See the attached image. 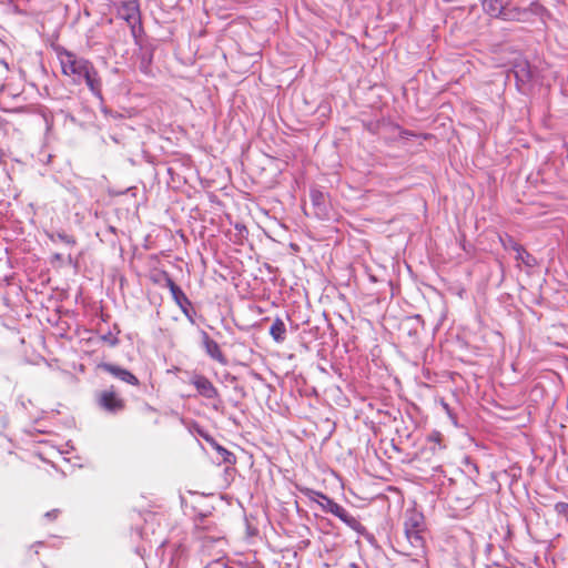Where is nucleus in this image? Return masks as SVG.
<instances>
[{
    "instance_id": "f257e3e1",
    "label": "nucleus",
    "mask_w": 568,
    "mask_h": 568,
    "mask_svg": "<svg viewBox=\"0 0 568 568\" xmlns=\"http://www.w3.org/2000/svg\"><path fill=\"white\" fill-rule=\"evenodd\" d=\"M54 52L63 75L71 78L73 84L81 85L84 83L94 98L99 99L100 102L104 101L102 79L90 60L79 57L61 45L54 47Z\"/></svg>"
},
{
    "instance_id": "f03ea898",
    "label": "nucleus",
    "mask_w": 568,
    "mask_h": 568,
    "mask_svg": "<svg viewBox=\"0 0 568 568\" xmlns=\"http://www.w3.org/2000/svg\"><path fill=\"white\" fill-rule=\"evenodd\" d=\"M195 511L193 518V537L201 544L203 551H210L212 548L219 547L224 544V530L210 517V511H196L195 506H192Z\"/></svg>"
},
{
    "instance_id": "7ed1b4c3",
    "label": "nucleus",
    "mask_w": 568,
    "mask_h": 568,
    "mask_svg": "<svg viewBox=\"0 0 568 568\" xmlns=\"http://www.w3.org/2000/svg\"><path fill=\"white\" fill-rule=\"evenodd\" d=\"M116 14L124 20L130 28L131 36L136 45H141L144 34L139 0H124L115 3Z\"/></svg>"
},
{
    "instance_id": "20e7f679",
    "label": "nucleus",
    "mask_w": 568,
    "mask_h": 568,
    "mask_svg": "<svg viewBox=\"0 0 568 568\" xmlns=\"http://www.w3.org/2000/svg\"><path fill=\"white\" fill-rule=\"evenodd\" d=\"M321 509L326 513L337 517L341 521H343L347 527L352 530L356 531L359 536L367 537L369 540L374 539V537L367 531L366 527L361 524V521L351 515L342 505L337 504L331 497L324 498V503Z\"/></svg>"
},
{
    "instance_id": "39448f33",
    "label": "nucleus",
    "mask_w": 568,
    "mask_h": 568,
    "mask_svg": "<svg viewBox=\"0 0 568 568\" xmlns=\"http://www.w3.org/2000/svg\"><path fill=\"white\" fill-rule=\"evenodd\" d=\"M424 530L404 528L405 541L397 540L400 549L397 551L405 556H420L425 552Z\"/></svg>"
},
{
    "instance_id": "423d86ee",
    "label": "nucleus",
    "mask_w": 568,
    "mask_h": 568,
    "mask_svg": "<svg viewBox=\"0 0 568 568\" xmlns=\"http://www.w3.org/2000/svg\"><path fill=\"white\" fill-rule=\"evenodd\" d=\"M22 102L21 91L13 89L10 84L0 85V110L17 112L22 108Z\"/></svg>"
},
{
    "instance_id": "0eeeda50",
    "label": "nucleus",
    "mask_w": 568,
    "mask_h": 568,
    "mask_svg": "<svg viewBox=\"0 0 568 568\" xmlns=\"http://www.w3.org/2000/svg\"><path fill=\"white\" fill-rule=\"evenodd\" d=\"M98 406L106 413L118 414L125 407V402L111 387L97 394Z\"/></svg>"
},
{
    "instance_id": "6e6552de",
    "label": "nucleus",
    "mask_w": 568,
    "mask_h": 568,
    "mask_svg": "<svg viewBox=\"0 0 568 568\" xmlns=\"http://www.w3.org/2000/svg\"><path fill=\"white\" fill-rule=\"evenodd\" d=\"M99 367L126 384L139 385V379L126 368L111 363H102Z\"/></svg>"
},
{
    "instance_id": "1a4fd4ad",
    "label": "nucleus",
    "mask_w": 568,
    "mask_h": 568,
    "mask_svg": "<svg viewBox=\"0 0 568 568\" xmlns=\"http://www.w3.org/2000/svg\"><path fill=\"white\" fill-rule=\"evenodd\" d=\"M513 72L517 84H526L534 78V71L530 63L523 58L516 59L513 64Z\"/></svg>"
},
{
    "instance_id": "9d476101",
    "label": "nucleus",
    "mask_w": 568,
    "mask_h": 568,
    "mask_svg": "<svg viewBox=\"0 0 568 568\" xmlns=\"http://www.w3.org/2000/svg\"><path fill=\"white\" fill-rule=\"evenodd\" d=\"M197 433L211 445L213 449H215L220 463L229 465H234L236 463V457L232 452L220 445L213 437L205 434L202 429H199Z\"/></svg>"
},
{
    "instance_id": "9b49d317",
    "label": "nucleus",
    "mask_w": 568,
    "mask_h": 568,
    "mask_svg": "<svg viewBox=\"0 0 568 568\" xmlns=\"http://www.w3.org/2000/svg\"><path fill=\"white\" fill-rule=\"evenodd\" d=\"M202 344L205 353L214 361L225 365L227 363L225 355L220 348V345L212 339L205 331H201Z\"/></svg>"
},
{
    "instance_id": "f8f14e48",
    "label": "nucleus",
    "mask_w": 568,
    "mask_h": 568,
    "mask_svg": "<svg viewBox=\"0 0 568 568\" xmlns=\"http://www.w3.org/2000/svg\"><path fill=\"white\" fill-rule=\"evenodd\" d=\"M192 384L199 392V394L207 399L219 397V392L213 383L203 375H195L192 379Z\"/></svg>"
},
{
    "instance_id": "ddd939ff",
    "label": "nucleus",
    "mask_w": 568,
    "mask_h": 568,
    "mask_svg": "<svg viewBox=\"0 0 568 568\" xmlns=\"http://www.w3.org/2000/svg\"><path fill=\"white\" fill-rule=\"evenodd\" d=\"M498 19L504 21L527 22V11L524 10V8L511 6L509 2H507L504 3L501 13Z\"/></svg>"
},
{
    "instance_id": "4468645a",
    "label": "nucleus",
    "mask_w": 568,
    "mask_h": 568,
    "mask_svg": "<svg viewBox=\"0 0 568 568\" xmlns=\"http://www.w3.org/2000/svg\"><path fill=\"white\" fill-rule=\"evenodd\" d=\"M173 301L179 306V308L184 314V316L187 318V321L192 325H195V323H196L195 318L197 316V313L193 306V303L190 301V298L186 296V294L184 292H181L173 298Z\"/></svg>"
},
{
    "instance_id": "2eb2a0df",
    "label": "nucleus",
    "mask_w": 568,
    "mask_h": 568,
    "mask_svg": "<svg viewBox=\"0 0 568 568\" xmlns=\"http://www.w3.org/2000/svg\"><path fill=\"white\" fill-rule=\"evenodd\" d=\"M503 245L505 248L515 251V258L517 261H521L527 266H531L532 262H535L534 257L527 252V250L521 244L516 242L511 236H507V241H503Z\"/></svg>"
},
{
    "instance_id": "dca6fc26",
    "label": "nucleus",
    "mask_w": 568,
    "mask_h": 568,
    "mask_svg": "<svg viewBox=\"0 0 568 568\" xmlns=\"http://www.w3.org/2000/svg\"><path fill=\"white\" fill-rule=\"evenodd\" d=\"M404 528L425 530V517L416 509H408L405 513Z\"/></svg>"
},
{
    "instance_id": "f3484780",
    "label": "nucleus",
    "mask_w": 568,
    "mask_h": 568,
    "mask_svg": "<svg viewBox=\"0 0 568 568\" xmlns=\"http://www.w3.org/2000/svg\"><path fill=\"white\" fill-rule=\"evenodd\" d=\"M310 197L312 205L315 209V215L320 219L326 217L327 204L325 194L320 190H311Z\"/></svg>"
},
{
    "instance_id": "a211bd4d",
    "label": "nucleus",
    "mask_w": 568,
    "mask_h": 568,
    "mask_svg": "<svg viewBox=\"0 0 568 568\" xmlns=\"http://www.w3.org/2000/svg\"><path fill=\"white\" fill-rule=\"evenodd\" d=\"M270 335L278 344L283 343L286 339V326L283 320L276 317L273 321L270 327Z\"/></svg>"
},
{
    "instance_id": "6ab92c4d",
    "label": "nucleus",
    "mask_w": 568,
    "mask_h": 568,
    "mask_svg": "<svg viewBox=\"0 0 568 568\" xmlns=\"http://www.w3.org/2000/svg\"><path fill=\"white\" fill-rule=\"evenodd\" d=\"M485 13L493 18H498L504 7L503 0H480Z\"/></svg>"
},
{
    "instance_id": "aec40b11",
    "label": "nucleus",
    "mask_w": 568,
    "mask_h": 568,
    "mask_svg": "<svg viewBox=\"0 0 568 568\" xmlns=\"http://www.w3.org/2000/svg\"><path fill=\"white\" fill-rule=\"evenodd\" d=\"M463 465L464 471L467 474V477L471 480L474 485H477L476 479L479 475V468L477 463L469 457H465Z\"/></svg>"
},
{
    "instance_id": "412c9836",
    "label": "nucleus",
    "mask_w": 568,
    "mask_h": 568,
    "mask_svg": "<svg viewBox=\"0 0 568 568\" xmlns=\"http://www.w3.org/2000/svg\"><path fill=\"white\" fill-rule=\"evenodd\" d=\"M298 490L305 497H307L311 501L316 503L320 507H322V505L324 503V498L327 497L326 494L315 490V489H312V488H308V487H300Z\"/></svg>"
},
{
    "instance_id": "4be33fe9",
    "label": "nucleus",
    "mask_w": 568,
    "mask_h": 568,
    "mask_svg": "<svg viewBox=\"0 0 568 568\" xmlns=\"http://www.w3.org/2000/svg\"><path fill=\"white\" fill-rule=\"evenodd\" d=\"M161 276L163 277L164 285L170 290L172 298L183 292V290L173 281L168 272H162Z\"/></svg>"
},
{
    "instance_id": "5701e85b",
    "label": "nucleus",
    "mask_w": 568,
    "mask_h": 568,
    "mask_svg": "<svg viewBox=\"0 0 568 568\" xmlns=\"http://www.w3.org/2000/svg\"><path fill=\"white\" fill-rule=\"evenodd\" d=\"M50 239L51 241L55 242V241H59V242H62L67 245H70V246H73L75 245V239L72 236V235H69L68 233L65 232H57V233H52L50 235Z\"/></svg>"
},
{
    "instance_id": "b1692460",
    "label": "nucleus",
    "mask_w": 568,
    "mask_h": 568,
    "mask_svg": "<svg viewBox=\"0 0 568 568\" xmlns=\"http://www.w3.org/2000/svg\"><path fill=\"white\" fill-rule=\"evenodd\" d=\"M428 443L430 444V449L433 452L443 450L445 448L442 444V435L438 432H435L428 437Z\"/></svg>"
},
{
    "instance_id": "393cba45",
    "label": "nucleus",
    "mask_w": 568,
    "mask_h": 568,
    "mask_svg": "<svg viewBox=\"0 0 568 568\" xmlns=\"http://www.w3.org/2000/svg\"><path fill=\"white\" fill-rule=\"evenodd\" d=\"M153 53L151 51H144L141 57L140 70L143 73H148L152 63Z\"/></svg>"
},
{
    "instance_id": "a878e982",
    "label": "nucleus",
    "mask_w": 568,
    "mask_h": 568,
    "mask_svg": "<svg viewBox=\"0 0 568 568\" xmlns=\"http://www.w3.org/2000/svg\"><path fill=\"white\" fill-rule=\"evenodd\" d=\"M524 10L527 11V21H529L531 14L540 16L544 12L545 8L538 2H531L529 7L524 8Z\"/></svg>"
},
{
    "instance_id": "bb28decb",
    "label": "nucleus",
    "mask_w": 568,
    "mask_h": 568,
    "mask_svg": "<svg viewBox=\"0 0 568 568\" xmlns=\"http://www.w3.org/2000/svg\"><path fill=\"white\" fill-rule=\"evenodd\" d=\"M554 509L558 516L568 520V503L558 501L555 504Z\"/></svg>"
},
{
    "instance_id": "cd10ccee",
    "label": "nucleus",
    "mask_w": 568,
    "mask_h": 568,
    "mask_svg": "<svg viewBox=\"0 0 568 568\" xmlns=\"http://www.w3.org/2000/svg\"><path fill=\"white\" fill-rule=\"evenodd\" d=\"M102 339L108 342L112 346L116 345L119 342V339L115 336H113L111 333L103 335Z\"/></svg>"
},
{
    "instance_id": "c85d7f7f",
    "label": "nucleus",
    "mask_w": 568,
    "mask_h": 568,
    "mask_svg": "<svg viewBox=\"0 0 568 568\" xmlns=\"http://www.w3.org/2000/svg\"><path fill=\"white\" fill-rule=\"evenodd\" d=\"M59 514H60V510H59V509H52V510H50V511H47V513L44 514V517H45L47 519H49V520H54V519H57V517L59 516Z\"/></svg>"
},
{
    "instance_id": "c756f323",
    "label": "nucleus",
    "mask_w": 568,
    "mask_h": 568,
    "mask_svg": "<svg viewBox=\"0 0 568 568\" xmlns=\"http://www.w3.org/2000/svg\"><path fill=\"white\" fill-rule=\"evenodd\" d=\"M101 112L104 113L105 115L116 118V113L113 112L112 110H110L109 108H106L105 105H103V101L101 102Z\"/></svg>"
},
{
    "instance_id": "7c9ffc66",
    "label": "nucleus",
    "mask_w": 568,
    "mask_h": 568,
    "mask_svg": "<svg viewBox=\"0 0 568 568\" xmlns=\"http://www.w3.org/2000/svg\"><path fill=\"white\" fill-rule=\"evenodd\" d=\"M399 134H400V136H402V138H407V136H412V135H414V134H413L410 131H408V130H400V133H399Z\"/></svg>"
},
{
    "instance_id": "2f4dec72",
    "label": "nucleus",
    "mask_w": 568,
    "mask_h": 568,
    "mask_svg": "<svg viewBox=\"0 0 568 568\" xmlns=\"http://www.w3.org/2000/svg\"><path fill=\"white\" fill-rule=\"evenodd\" d=\"M180 499H181V505H182V507H183V506H185V507H186V506H187V504H186V499H185V497H184L183 495H181V496H180Z\"/></svg>"
},
{
    "instance_id": "473e14b6",
    "label": "nucleus",
    "mask_w": 568,
    "mask_h": 568,
    "mask_svg": "<svg viewBox=\"0 0 568 568\" xmlns=\"http://www.w3.org/2000/svg\"><path fill=\"white\" fill-rule=\"evenodd\" d=\"M348 568H361L357 564L352 562L349 564Z\"/></svg>"
},
{
    "instance_id": "72a5a7b5",
    "label": "nucleus",
    "mask_w": 568,
    "mask_h": 568,
    "mask_svg": "<svg viewBox=\"0 0 568 568\" xmlns=\"http://www.w3.org/2000/svg\"><path fill=\"white\" fill-rule=\"evenodd\" d=\"M237 230L242 231V230H246V227L244 225H242L241 227L236 226Z\"/></svg>"
},
{
    "instance_id": "f704fd0d",
    "label": "nucleus",
    "mask_w": 568,
    "mask_h": 568,
    "mask_svg": "<svg viewBox=\"0 0 568 568\" xmlns=\"http://www.w3.org/2000/svg\"><path fill=\"white\" fill-rule=\"evenodd\" d=\"M189 494L191 495H196V493L192 491V490H189Z\"/></svg>"
}]
</instances>
